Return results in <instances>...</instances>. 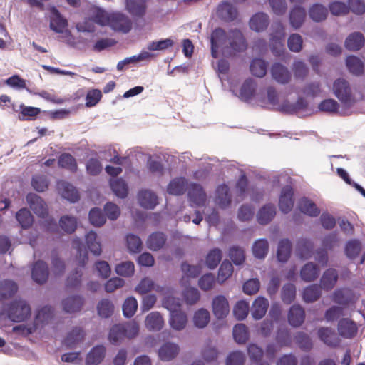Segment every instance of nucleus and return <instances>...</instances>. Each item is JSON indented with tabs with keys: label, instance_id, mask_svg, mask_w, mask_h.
Wrapping results in <instances>:
<instances>
[{
	"label": "nucleus",
	"instance_id": "1",
	"mask_svg": "<svg viewBox=\"0 0 365 365\" xmlns=\"http://www.w3.org/2000/svg\"><path fill=\"white\" fill-rule=\"evenodd\" d=\"M211 53L213 58L219 56V51L225 55H232L235 52L245 50L246 43L242 32L238 29H231L226 33L221 28L215 29L210 38Z\"/></svg>",
	"mask_w": 365,
	"mask_h": 365
},
{
	"label": "nucleus",
	"instance_id": "2",
	"mask_svg": "<svg viewBox=\"0 0 365 365\" xmlns=\"http://www.w3.org/2000/svg\"><path fill=\"white\" fill-rule=\"evenodd\" d=\"M2 314H6L13 322H23L30 317L31 307L25 300L15 299L4 306Z\"/></svg>",
	"mask_w": 365,
	"mask_h": 365
},
{
	"label": "nucleus",
	"instance_id": "3",
	"mask_svg": "<svg viewBox=\"0 0 365 365\" xmlns=\"http://www.w3.org/2000/svg\"><path fill=\"white\" fill-rule=\"evenodd\" d=\"M285 37L284 26L280 21H274L271 26L270 45L275 56L280 57L285 51L284 40Z\"/></svg>",
	"mask_w": 365,
	"mask_h": 365
},
{
	"label": "nucleus",
	"instance_id": "4",
	"mask_svg": "<svg viewBox=\"0 0 365 365\" xmlns=\"http://www.w3.org/2000/svg\"><path fill=\"white\" fill-rule=\"evenodd\" d=\"M73 244L78 250L79 254L78 265L80 269H76L75 272L71 273L68 275L66 286L68 288L76 289L80 287L81 284L82 272L81 268L87 263L88 260V253L86 250H83L79 239L74 240Z\"/></svg>",
	"mask_w": 365,
	"mask_h": 365
},
{
	"label": "nucleus",
	"instance_id": "5",
	"mask_svg": "<svg viewBox=\"0 0 365 365\" xmlns=\"http://www.w3.org/2000/svg\"><path fill=\"white\" fill-rule=\"evenodd\" d=\"M333 93L341 103L346 105H351L354 101L351 87L345 79L339 78L334 82Z\"/></svg>",
	"mask_w": 365,
	"mask_h": 365
},
{
	"label": "nucleus",
	"instance_id": "6",
	"mask_svg": "<svg viewBox=\"0 0 365 365\" xmlns=\"http://www.w3.org/2000/svg\"><path fill=\"white\" fill-rule=\"evenodd\" d=\"M66 26V20L61 16L56 8L52 7L51 9L50 28L56 33H61L63 35L60 38H70L71 32L68 30L64 31Z\"/></svg>",
	"mask_w": 365,
	"mask_h": 365
},
{
	"label": "nucleus",
	"instance_id": "7",
	"mask_svg": "<svg viewBox=\"0 0 365 365\" xmlns=\"http://www.w3.org/2000/svg\"><path fill=\"white\" fill-rule=\"evenodd\" d=\"M109 26L115 31L128 33L132 28L131 20L121 13H111Z\"/></svg>",
	"mask_w": 365,
	"mask_h": 365
},
{
	"label": "nucleus",
	"instance_id": "8",
	"mask_svg": "<svg viewBox=\"0 0 365 365\" xmlns=\"http://www.w3.org/2000/svg\"><path fill=\"white\" fill-rule=\"evenodd\" d=\"M212 307L213 314L217 319H222L229 314L230 306L225 296L215 297L212 300Z\"/></svg>",
	"mask_w": 365,
	"mask_h": 365
},
{
	"label": "nucleus",
	"instance_id": "9",
	"mask_svg": "<svg viewBox=\"0 0 365 365\" xmlns=\"http://www.w3.org/2000/svg\"><path fill=\"white\" fill-rule=\"evenodd\" d=\"M26 200L30 208L35 214L41 217H45L48 214V208L41 197L34 193H29L26 196Z\"/></svg>",
	"mask_w": 365,
	"mask_h": 365
},
{
	"label": "nucleus",
	"instance_id": "10",
	"mask_svg": "<svg viewBox=\"0 0 365 365\" xmlns=\"http://www.w3.org/2000/svg\"><path fill=\"white\" fill-rule=\"evenodd\" d=\"M294 192L290 186L282 188L279 199V207L283 213L289 212L294 206Z\"/></svg>",
	"mask_w": 365,
	"mask_h": 365
},
{
	"label": "nucleus",
	"instance_id": "11",
	"mask_svg": "<svg viewBox=\"0 0 365 365\" xmlns=\"http://www.w3.org/2000/svg\"><path fill=\"white\" fill-rule=\"evenodd\" d=\"M271 74L273 79L280 84H287L292 78V74L289 69L279 63L272 65Z\"/></svg>",
	"mask_w": 365,
	"mask_h": 365
},
{
	"label": "nucleus",
	"instance_id": "12",
	"mask_svg": "<svg viewBox=\"0 0 365 365\" xmlns=\"http://www.w3.org/2000/svg\"><path fill=\"white\" fill-rule=\"evenodd\" d=\"M356 324L349 319L343 318L338 323V331L340 336L346 339L354 337L357 333Z\"/></svg>",
	"mask_w": 365,
	"mask_h": 365
},
{
	"label": "nucleus",
	"instance_id": "13",
	"mask_svg": "<svg viewBox=\"0 0 365 365\" xmlns=\"http://www.w3.org/2000/svg\"><path fill=\"white\" fill-rule=\"evenodd\" d=\"M338 279V271L334 268H329L324 272L320 279V287L325 291H329L335 287Z\"/></svg>",
	"mask_w": 365,
	"mask_h": 365
},
{
	"label": "nucleus",
	"instance_id": "14",
	"mask_svg": "<svg viewBox=\"0 0 365 365\" xmlns=\"http://www.w3.org/2000/svg\"><path fill=\"white\" fill-rule=\"evenodd\" d=\"M57 189L61 196L71 202L78 200L79 195L77 190L68 182L60 180L57 182Z\"/></svg>",
	"mask_w": 365,
	"mask_h": 365
},
{
	"label": "nucleus",
	"instance_id": "15",
	"mask_svg": "<svg viewBox=\"0 0 365 365\" xmlns=\"http://www.w3.org/2000/svg\"><path fill=\"white\" fill-rule=\"evenodd\" d=\"M188 197L192 206H202L206 200V195L202 187L196 183L190 185Z\"/></svg>",
	"mask_w": 365,
	"mask_h": 365
},
{
	"label": "nucleus",
	"instance_id": "16",
	"mask_svg": "<svg viewBox=\"0 0 365 365\" xmlns=\"http://www.w3.org/2000/svg\"><path fill=\"white\" fill-rule=\"evenodd\" d=\"M31 277L34 281L38 284L45 283L48 277V268L43 261H37L34 264L31 272Z\"/></svg>",
	"mask_w": 365,
	"mask_h": 365
},
{
	"label": "nucleus",
	"instance_id": "17",
	"mask_svg": "<svg viewBox=\"0 0 365 365\" xmlns=\"http://www.w3.org/2000/svg\"><path fill=\"white\" fill-rule=\"evenodd\" d=\"M305 312L304 309L299 304H294L291 307L288 313V322L294 327H298L304 322Z\"/></svg>",
	"mask_w": 365,
	"mask_h": 365
},
{
	"label": "nucleus",
	"instance_id": "18",
	"mask_svg": "<svg viewBox=\"0 0 365 365\" xmlns=\"http://www.w3.org/2000/svg\"><path fill=\"white\" fill-rule=\"evenodd\" d=\"M269 307L268 300L263 297H258L253 302L251 314L256 319H262L266 314Z\"/></svg>",
	"mask_w": 365,
	"mask_h": 365
},
{
	"label": "nucleus",
	"instance_id": "19",
	"mask_svg": "<svg viewBox=\"0 0 365 365\" xmlns=\"http://www.w3.org/2000/svg\"><path fill=\"white\" fill-rule=\"evenodd\" d=\"M106 351V347L103 345L93 347L86 356V365H98L105 358Z\"/></svg>",
	"mask_w": 365,
	"mask_h": 365
},
{
	"label": "nucleus",
	"instance_id": "20",
	"mask_svg": "<svg viewBox=\"0 0 365 365\" xmlns=\"http://www.w3.org/2000/svg\"><path fill=\"white\" fill-rule=\"evenodd\" d=\"M138 199L140 206L145 209L152 210L158 203L156 195L148 190L140 191Z\"/></svg>",
	"mask_w": 365,
	"mask_h": 365
},
{
	"label": "nucleus",
	"instance_id": "21",
	"mask_svg": "<svg viewBox=\"0 0 365 365\" xmlns=\"http://www.w3.org/2000/svg\"><path fill=\"white\" fill-rule=\"evenodd\" d=\"M237 14L236 8L231 4L222 2L217 9V15L221 19L230 21L234 20Z\"/></svg>",
	"mask_w": 365,
	"mask_h": 365
},
{
	"label": "nucleus",
	"instance_id": "22",
	"mask_svg": "<svg viewBox=\"0 0 365 365\" xmlns=\"http://www.w3.org/2000/svg\"><path fill=\"white\" fill-rule=\"evenodd\" d=\"M319 338L327 346L336 347L339 344L334 331L329 327H321L318 330Z\"/></svg>",
	"mask_w": 365,
	"mask_h": 365
},
{
	"label": "nucleus",
	"instance_id": "23",
	"mask_svg": "<svg viewBox=\"0 0 365 365\" xmlns=\"http://www.w3.org/2000/svg\"><path fill=\"white\" fill-rule=\"evenodd\" d=\"M83 298L80 295H75L63 300V310L67 313H74L81 310L83 304Z\"/></svg>",
	"mask_w": 365,
	"mask_h": 365
},
{
	"label": "nucleus",
	"instance_id": "24",
	"mask_svg": "<svg viewBox=\"0 0 365 365\" xmlns=\"http://www.w3.org/2000/svg\"><path fill=\"white\" fill-rule=\"evenodd\" d=\"M269 22L267 14L260 12L255 14L250 20L251 29L259 32L267 29Z\"/></svg>",
	"mask_w": 365,
	"mask_h": 365
},
{
	"label": "nucleus",
	"instance_id": "25",
	"mask_svg": "<svg viewBox=\"0 0 365 365\" xmlns=\"http://www.w3.org/2000/svg\"><path fill=\"white\" fill-rule=\"evenodd\" d=\"M314 248L313 242L308 238H300L297 244V253L302 259H309L312 257Z\"/></svg>",
	"mask_w": 365,
	"mask_h": 365
},
{
	"label": "nucleus",
	"instance_id": "26",
	"mask_svg": "<svg viewBox=\"0 0 365 365\" xmlns=\"http://www.w3.org/2000/svg\"><path fill=\"white\" fill-rule=\"evenodd\" d=\"M306 17L305 9L301 6H294L289 12V24L297 29L302 26Z\"/></svg>",
	"mask_w": 365,
	"mask_h": 365
},
{
	"label": "nucleus",
	"instance_id": "27",
	"mask_svg": "<svg viewBox=\"0 0 365 365\" xmlns=\"http://www.w3.org/2000/svg\"><path fill=\"white\" fill-rule=\"evenodd\" d=\"M331 298L333 302L339 305L346 306L352 302L351 292L345 288H339L334 290Z\"/></svg>",
	"mask_w": 365,
	"mask_h": 365
},
{
	"label": "nucleus",
	"instance_id": "28",
	"mask_svg": "<svg viewBox=\"0 0 365 365\" xmlns=\"http://www.w3.org/2000/svg\"><path fill=\"white\" fill-rule=\"evenodd\" d=\"M364 37L360 32H354L351 34L345 41V47L349 51H358L364 43Z\"/></svg>",
	"mask_w": 365,
	"mask_h": 365
},
{
	"label": "nucleus",
	"instance_id": "29",
	"mask_svg": "<svg viewBox=\"0 0 365 365\" xmlns=\"http://www.w3.org/2000/svg\"><path fill=\"white\" fill-rule=\"evenodd\" d=\"M90 16L94 23L101 26H108L111 13H108L102 9L94 7L90 10Z\"/></svg>",
	"mask_w": 365,
	"mask_h": 365
},
{
	"label": "nucleus",
	"instance_id": "30",
	"mask_svg": "<svg viewBox=\"0 0 365 365\" xmlns=\"http://www.w3.org/2000/svg\"><path fill=\"white\" fill-rule=\"evenodd\" d=\"M145 324L149 330L159 331L164 325V320L159 312H152L146 317Z\"/></svg>",
	"mask_w": 365,
	"mask_h": 365
},
{
	"label": "nucleus",
	"instance_id": "31",
	"mask_svg": "<svg viewBox=\"0 0 365 365\" xmlns=\"http://www.w3.org/2000/svg\"><path fill=\"white\" fill-rule=\"evenodd\" d=\"M84 336L83 331L81 328L76 327L68 333L64 344L68 348L73 349L83 340Z\"/></svg>",
	"mask_w": 365,
	"mask_h": 365
},
{
	"label": "nucleus",
	"instance_id": "32",
	"mask_svg": "<svg viewBox=\"0 0 365 365\" xmlns=\"http://www.w3.org/2000/svg\"><path fill=\"white\" fill-rule=\"evenodd\" d=\"M166 242L165 235L160 232H156L151 234L146 242L147 247L153 251H157L163 248Z\"/></svg>",
	"mask_w": 365,
	"mask_h": 365
},
{
	"label": "nucleus",
	"instance_id": "33",
	"mask_svg": "<svg viewBox=\"0 0 365 365\" xmlns=\"http://www.w3.org/2000/svg\"><path fill=\"white\" fill-rule=\"evenodd\" d=\"M276 209L274 205L267 204L262 207L257 215V221L261 225L268 224L275 216Z\"/></svg>",
	"mask_w": 365,
	"mask_h": 365
},
{
	"label": "nucleus",
	"instance_id": "34",
	"mask_svg": "<svg viewBox=\"0 0 365 365\" xmlns=\"http://www.w3.org/2000/svg\"><path fill=\"white\" fill-rule=\"evenodd\" d=\"M179 347L173 343L163 344L158 351V356L161 360L170 361L177 356Z\"/></svg>",
	"mask_w": 365,
	"mask_h": 365
},
{
	"label": "nucleus",
	"instance_id": "35",
	"mask_svg": "<svg viewBox=\"0 0 365 365\" xmlns=\"http://www.w3.org/2000/svg\"><path fill=\"white\" fill-rule=\"evenodd\" d=\"M187 322V317L186 314L181 311L174 312L170 314V324L171 327L178 331L182 330Z\"/></svg>",
	"mask_w": 365,
	"mask_h": 365
},
{
	"label": "nucleus",
	"instance_id": "36",
	"mask_svg": "<svg viewBox=\"0 0 365 365\" xmlns=\"http://www.w3.org/2000/svg\"><path fill=\"white\" fill-rule=\"evenodd\" d=\"M307 106V102L303 98H299L296 103L284 102L279 106L281 111L287 113H298L304 110Z\"/></svg>",
	"mask_w": 365,
	"mask_h": 365
},
{
	"label": "nucleus",
	"instance_id": "37",
	"mask_svg": "<svg viewBox=\"0 0 365 365\" xmlns=\"http://www.w3.org/2000/svg\"><path fill=\"white\" fill-rule=\"evenodd\" d=\"M231 202L230 195L229 194V188L226 185H221L216 190L215 202L220 207L225 208L227 207Z\"/></svg>",
	"mask_w": 365,
	"mask_h": 365
},
{
	"label": "nucleus",
	"instance_id": "38",
	"mask_svg": "<svg viewBox=\"0 0 365 365\" xmlns=\"http://www.w3.org/2000/svg\"><path fill=\"white\" fill-rule=\"evenodd\" d=\"M298 207L302 212L311 217H317L320 213V210L315 203L307 197H303L299 200Z\"/></svg>",
	"mask_w": 365,
	"mask_h": 365
},
{
	"label": "nucleus",
	"instance_id": "39",
	"mask_svg": "<svg viewBox=\"0 0 365 365\" xmlns=\"http://www.w3.org/2000/svg\"><path fill=\"white\" fill-rule=\"evenodd\" d=\"M256 82L251 78L246 80L240 91V98L244 101L250 100L255 95L256 91Z\"/></svg>",
	"mask_w": 365,
	"mask_h": 365
},
{
	"label": "nucleus",
	"instance_id": "40",
	"mask_svg": "<svg viewBox=\"0 0 365 365\" xmlns=\"http://www.w3.org/2000/svg\"><path fill=\"white\" fill-rule=\"evenodd\" d=\"M319 273V269L317 265L312 262H309L302 268L300 275L304 281L312 282L318 277Z\"/></svg>",
	"mask_w": 365,
	"mask_h": 365
},
{
	"label": "nucleus",
	"instance_id": "41",
	"mask_svg": "<svg viewBox=\"0 0 365 365\" xmlns=\"http://www.w3.org/2000/svg\"><path fill=\"white\" fill-rule=\"evenodd\" d=\"M16 284L11 280H4L0 282V300L12 297L17 291Z\"/></svg>",
	"mask_w": 365,
	"mask_h": 365
},
{
	"label": "nucleus",
	"instance_id": "42",
	"mask_svg": "<svg viewBox=\"0 0 365 365\" xmlns=\"http://www.w3.org/2000/svg\"><path fill=\"white\" fill-rule=\"evenodd\" d=\"M309 15L314 21L320 22L327 18L328 10L324 6L315 4L309 9Z\"/></svg>",
	"mask_w": 365,
	"mask_h": 365
},
{
	"label": "nucleus",
	"instance_id": "43",
	"mask_svg": "<svg viewBox=\"0 0 365 365\" xmlns=\"http://www.w3.org/2000/svg\"><path fill=\"white\" fill-rule=\"evenodd\" d=\"M187 182L184 178H177L173 180L168 186L169 194L180 195L185 191Z\"/></svg>",
	"mask_w": 365,
	"mask_h": 365
},
{
	"label": "nucleus",
	"instance_id": "44",
	"mask_svg": "<svg viewBox=\"0 0 365 365\" xmlns=\"http://www.w3.org/2000/svg\"><path fill=\"white\" fill-rule=\"evenodd\" d=\"M210 319V312L203 308L196 311L192 319L194 325L200 329L205 327L208 324Z\"/></svg>",
	"mask_w": 365,
	"mask_h": 365
},
{
	"label": "nucleus",
	"instance_id": "45",
	"mask_svg": "<svg viewBox=\"0 0 365 365\" xmlns=\"http://www.w3.org/2000/svg\"><path fill=\"white\" fill-rule=\"evenodd\" d=\"M361 251V244L358 240H351L345 245V255L349 259H356Z\"/></svg>",
	"mask_w": 365,
	"mask_h": 365
},
{
	"label": "nucleus",
	"instance_id": "46",
	"mask_svg": "<svg viewBox=\"0 0 365 365\" xmlns=\"http://www.w3.org/2000/svg\"><path fill=\"white\" fill-rule=\"evenodd\" d=\"M86 242L88 250L94 255L98 256L101 253V242L97 240V235L96 232L91 231L86 235Z\"/></svg>",
	"mask_w": 365,
	"mask_h": 365
},
{
	"label": "nucleus",
	"instance_id": "47",
	"mask_svg": "<svg viewBox=\"0 0 365 365\" xmlns=\"http://www.w3.org/2000/svg\"><path fill=\"white\" fill-rule=\"evenodd\" d=\"M291 253V242L288 239H283L279 241L277 252V259L279 262L287 261Z\"/></svg>",
	"mask_w": 365,
	"mask_h": 365
},
{
	"label": "nucleus",
	"instance_id": "48",
	"mask_svg": "<svg viewBox=\"0 0 365 365\" xmlns=\"http://www.w3.org/2000/svg\"><path fill=\"white\" fill-rule=\"evenodd\" d=\"M126 7L133 16H142L145 12V0H127Z\"/></svg>",
	"mask_w": 365,
	"mask_h": 365
},
{
	"label": "nucleus",
	"instance_id": "49",
	"mask_svg": "<svg viewBox=\"0 0 365 365\" xmlns=\"http://www.w3.org/2000/svg\"><path fill=\"white\" fill-rule=\"evenodd\" d=\"M110 187L114 194L120 197L125 198L128 195V185L123 179L110 180Z\"/></svg>",
	"mask_w": 365,
	"mask_h": 365
},
{
	"label": "nucleus",
	"instance_id": "50",
	"mask_svg": "<svg viewBox=\"0 0 365 365\" xmlns=\"http://www.w3.org/2000/svg\"><path fill=\"white\" fill-rule=\"evenodd\" d=\"M267 63L261 58H255L251 62L250 71L256 77H264L267 73Z\"/></svg>",
	"mask_w": 365,
	"mask_h": 365
},
{
	"label": "nucleus",
	"instance_id": "51",
	"mask_svg": "<svg viewBox=\"0 0 365 365\" xmlns=\"http://www.w3.org/2000/svg\"><path fill=\"white\" fill-rule=\"evenodd\" d=\"M321 287L317 284L308 286L304 289L303 299L306 302H314L322 295Z\"/></svg>",
	"mask_w": 365,
	"mask_h": 365
},
{
	"label": "nucleus",
	"instance_id": "52",
	"mask_svg": "<svg viewBox=\"0 0 365 365\" xmlns=\"http://www.w3.org/2000/svg\"><path fill=\"white\" fill-rule=\"evenodd\" d=\"M268 249L269 245L267 240H257L252 246L253 255L256 258L264 259L268 252Z\"/></svg>",
	"mask_w": 365,
	"mask_h": 365
},
{
	"label": "nucleus",
	"instance_id": "53",
	"mask_svg": "<svg viewBox=\"0 0 365 365\" xmlns=\"http://www.w3.org/2000/svg\"><path fill=\"white\" fill-rule=\"evenodd\" d=\"M53 308L51 306H45L39 309L35 319V325L39 326L48 323L53 316Z\"/></svg>",
	"mask_w": 365,
	"mask_h": 365
},
{
	"label": "nucleus",
	"instance_id": "54",
	"mask_svg": "<svg viewBox=\"0 0 365 365\" xmlns=\"http://www.w3.org/2000/svg\"><path fill=\"white\" fill-rule=\"evenodd\" d=\"M61 228L66 233L71 234L75 231L77 227V220L75 217L64 215L59 220Z\"/></svg>",
	"mask_w": 365,
	"mask_h": 365
},
{
	"label": "nucleus",
	"instance_id": "55",
	"mask_svg": "<svg viewBox=\"0 0 365 365\" xmlns=\"http://www.w3.org/2000/svg\"><path fill=\"white\" fill-rule=\"evenodd\" d=\"M58 165L60 167L67 169L71 172L77 170V163L76 159L68 153L62 154L58 159Z\"/></svg>",
	"mask_w": 365,
	"mask_h": 365
},
{
	"label": "nucleus",
	"instance_id": "56",
	"mask_svg": "<svg viewBox=\"0 0 365 365\" xmlns=\"http://www.w3.org/2000/svg\"><path fill=\"white\" fill-rule=\"evenodd\" d=\"M115 271L120 276L129 277L133 275L135 266L132 262L125 261L118 264L115 266Z\"/></svg>",
	"mask_w": 365,
	"mask_h": 365
},
{
	"label": "nucleus",
	"instance_id": "57",
	"mask_svg": "<svg viewBox=\"0 0 365 365\" xmlns=\"http://www.w3.org/2000/svg\"><path fill=\"white\" fill-rule=\"evenodd\" d=\"M346 64L351 73L355 75H360L364 70L362 61L354 56H348L346 60Z\"/></svg>",
	"mask_w": 365,
	"mask_h": 365
},
{
	"label": "nucleus",
	"instance_id": "58",
	"mask_svg": "<svg viewBox=\"0 0 365 365\" xmlns=\"http://www.w3.org/2000/svg\"><path fill=\"white\" fill-rule=\"evenodd\" d=\"M16 218L24 229L29 227L34 221L33 216L30 211L26 208L21 209L16 213Z\"/></svg>",
	"mask_w": 365,
	"mask_h": 365
},
{
	"label": "nucleus",
	"instance_id": "59",
	"mask_svg": "<svg viewBox=\"0 0 365 365\" xmlns=\"http://www.w3.org/2000/svg\"><path fill=\"white\" fill-rule=\"evenodd\" d=\"M233 337L238 344H244L249 337L247 327L243 324H237L233 328Z\"/></svg>",
	"mask_w": 365,
	"mask_h": 365
},
{
	"label": "nucleus",
	"instance_id": "60",
	"mask_svg": "<svg viewBox=\"0 0 365 365\" xmlns=\"http://www.w3.org/2000/svg\"><path fill=\"white\" fill-rule=\"evenodd\" d=\"M222 259V252L218 248L211 250L206 257L207 266L212 269L217 267Z\"/></svg>",
	"mask_w": 365,
	"mask_h": 365
},
{
	"label": "nucleus",
	"instance_id": "61",
	"mask_svg": "<svg viewBox=\"0 0 365 365\" xmlns=\"http://www.w3.org/2000/svg\"><path fill=\"white\" fill-rule=\"evenodd\" d=\"M20 110L21 113L19 118L21 120H31L40 113L39 108L31 106H26L23 104L20 106Z\"/></svg>",
	"mask_w": 365,
	"mask_h": 365
},
{
	"label": "nucleus",
	"instance_id": "62",
	"mask_svg": "<svg viewBox=\"0 0 365 365\" xmlns=\"http://www.w3.org/2000/svg\"><path fill=\"white\" fill-rule=\"evenodd\" d=\"M113 303L107 299H102L97 307L98 314L104 318H108L111 316L113 312Z\"/></svg>",
	"mask_w": 365,
	"mask_h": 365
},
{
	"label": "nucleus",
	"instance_id": "63",
	"mask_svg": "<svg viewBox=\"0 0 365 365\" xmlns=\"http://www.w3.org/2000/svg\"><path fill=\"white\" fill-rule=\"evenodd\" d=\"M249 304L245 301H239L233 309V314L237 319L243 320L249 312Z\"/></svg>",
	"mask_w": 365,
	"mask_h": 365
},
{
	"label": "nucleus",
	"instance_id": "64",
	"mask_svg": "<svg viewBox=\"0 0 365 365\" xmlns=\"http://www.w3.org/2000/svg\"><path fill=\"white\" fill-rule=\"evenodd\" d=\"M303 39L298 34H293L289 36L287 40V46L292 52L299 53L302 48Z\"/></svg>",
	"mask_w": 365,
	"mask_h": 365
}]
</instances>
